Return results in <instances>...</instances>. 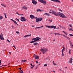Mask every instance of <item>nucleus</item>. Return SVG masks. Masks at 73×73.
<instances>
[{"instance_id":"f257e3e1","label":"nucleus","mask_w":73,"mask_h":73,"mask_svg":"<svg viewBox=\"0 0 73 73\" xmlns=\"http://www.w3.org/2000/svg\"><path fill=\"white\" fill-rule=\"evenodd\" d=\"M50 11L52 12V14L55 16H60V17H62V18H66V16H65V15L63 14L62 13L55 12L52 10H50Z\"/></svg>"},{"instance_id":"f03ea898","label":"nucleus","mask_w":73,"mask_h":73,"mask_svg":"<svg viewBox=\"0 0 73 73\" xmlns=\"http://www.w3.org/2000/svg\"><path fill=\"white\" fill-rule=\"evenodd\" d=\"M40 39H41V38L38 37H36V38H33L32 39V40H34V41L30 42L31 43H32V42H35L36 41H40Z\"/></svg>"},{"instance_id":"7ed1b4c3","label":"nucleus","mask_w":73,"mask_h":73,"mask_svg":"<svg viewBox=\"0 0 73 73\" xmlns=\"http://www.w3.org/2000/svg\"><path fill=\"white\" fill-rule=\"evenodd\" d=\"M42 53H43V54H45L46 52H47L48 51V49L46 48H41L40 50Z\"/></svg>"},{"instance_id":"20e7f679","label":"nucleus","mask_w":73,"mask_h":73,"mask_svg":"<svg viewBox=\"0 0 73 73\" xmlns=\"http://www.w3.org/2000/svg\"><path fill=\"white\" fill-rule=\"evenodd\" d=\"M38 1L39 2H40L44 4H46V2L44 0H38Z\"/></svg>"},{"instance_id":"39448f33","label":"nucleus","mask_w":73,"mask_h":73,"mask_svg":"<svg viewBox=\"0 0 73 73\" xmlns=\"http://www.w3.org/2000/svg\"><path fill=\"white\" fill-rule=\"evenodd\" d=\"M21 21H26L27 20L25 19V18L22 17H21Z\"/></svg>"},{"instance_id":"423d86ee","label":"nucleus","mask_w":73,"mask_h":73,"mask_svg":"<svg viewBox=\"0 0 73 73\" xmlns=\"http://www.w3.org/2000/svg\"><path fill=\"white\" fill-rule=\"evenodd\" d=\"M0 39L2 40H4V38H3V33H1L0 35Z\"/></svg>"},{"instance_id":"0eeeda50","label":"nucleus","mask_w":73,"mask_h":73,"mask_svg":"<svg viewBox=\"0 0 73 73\" xmlns=\"http://www.w3.org/2000/svg\"><path fill=\"white\" fill-rule=\"evenodd\" d=\"M32 3L33 4H35V5H36L37 4V1L34 0H33L32 1Z\"/></svg>"},{"instance_id":"6e6552de","label":"nucleus","mask_w":73,"mask_h":73,"mask_svg":"<svg viewBox=\"0 0 73 73\" xmlns=\"http://www.w3.org/2000/svg\"><path fill=\"white\" fill-rule=\"evenodd\" d=\"M11 21H13V22H14V23H15V24H17V25H18V24L17 23V22H16V21H15L14 20L12 19H11Z\"/></svg>"},{"instance_id":"1a4fd4ad","label":"nucleus","mask_w":73,"mask_h":73,"mask_svg":"<svg viewBox=\"0 0 73 73\" xmlns=\"http://www.w3.org/2000/svg\"><path fill=\"white\" fill-rule=\"evenodd\" d=\"M44 15H45L46 16H50V14H48L47 13H45Z\"/></svg>"},{"instance_id":"9d476101","label":"nucleus","mask_w":73,"mask_h":73,"mask_svg":"<svg viewBox=\"0 0 73 73\" xmlns=\"http://www.w3.org/2000/svg\"><path fill=\"white\" fill-rule=\"evenodd\" d=\"M30 17L31 19H33L34 18H35V16L33 15H30Z\"/></svg>"},{"instance_id":"9b49d317","label":"nucleus","mask_w":73,"mask_h":73,"mask_svg":"<svg viewBox=\"0 0 73 73\" xmlns=\"http://www.w3.org/2000/svg\"><path fill=\"white\" fill-rule=\"evenodd\" d=\"M22 9H27V7L26 6H24L23 7Z\"/></svg>"},{"instance_id":"f8f14e48","label":"nucleus","mask_w":73,"mask_h":73,"mask_svg":"<svg viewBox=\"0 0 73 73\" xmlns=\"http://www.w3.org/2000/svg\"><path fill=\"white\" fill-rule=\"evenodd\" d=\"M51 28L53 29H56V26H51Z\"/></svg>"},{"instance_id":"ddd939ff","label":"nucleus","mask_w":73,"mask_h":73,"mask_svg":"<svg viewBox=\"0 0 73 73\" xmlns=\"http://www.w3.org/2000/svg\"><path fill=\"white\" fill-rule=\"evenodd\" d=\"M39 19L38 18H37L36 19V22H37V23H38V21H40Z\"/></svg>"},{"instance_id":"4468645a","label":"nucleus","mask_w":73,"mask_h":73,"mask_svg":"<svg viewBox=\"0 0 73 73\" xmlns=\"http://www.w3.org/2000/svg\"><path fill=\"white\" fill-rule=\"evenodd\" d=\"M73 61V59L72 58L70 59V60L69 61V62L70 63H72V61Z\"/></svg>"},{"instance_id":"2eb2a0df","label":"nucleus","mask_w":73,"mask_h":73,"mask_svg":"<svg viewBox=\"0 0 73 73\" xmlns=\"http://www.w3.org/2000/svg\"><path fill=\"white\" fill-rule=\"evenodd\" d=\"M30 36H31V35H25L24 36V37H28Z\"/></svg>"},{"instance_id":"dca6fc26","label":"nucleus","mask_w":73,"mask_h":73,"mask_svg":"<svg viewBox=\"0 0 73 73\" xmlns=\"http://www.w3.org/2000/svg\"><path fill=\"white\" fill-rule=\"evenodd\" d=\"M43 28V26H42V27H36L35 29H38L39 28Z\"/></svg>"},{"instance_id":"f3484780","label":"nucleus","mask_w":73,"mask_h":73,"mask_svg":"<svg viewBox=\"0 0 73 73\" xmlns=\"http://www.w3.org/2000/svg\"><path fill=\"white\" fill-rule=\"evenodd\" d=\"M39 56H37L35 58V59H36V60H38L39 58Z\"/></svg>"},{"instance_id":"a211bd4d","label":"nucleus","mask_w":73,"mask_h":73,"mask_svg":"<svg viewBox=\"0 0 73 73\" xmlns=\"http://www.w3.org/2000/svg\"><path fill=\"white\" fill-rule=\"evenodd\" d=\"M3 14H4V15H5V16L6 19H7V15H6V14L4 13H3Z\"/></svg>"},{"instance_id":"6ab92c4d","label":"nucleus","mask_w":73,"mask_h":73,"mask_svg":"<svg viewBox=\"0 0 73 73\" xmlns=\"http://www.w3.org/2000/svg\"><path fill=\"white\" fill-rule=\"evenodd\" d=\"M54 34L55 35H57V34H58V35H61V36H62V34H59V33H54Z\"/></svg>"},{"instance_id":"aec40b11","label":"nucleus","mask_w":73,"mask_h":73,"mask_svg":"<svg viewBox=\"0 0 73 73\" xmlns=\"http://www.w3.org/2000/svg\"><path fill=\"white\" fill-rule=\"evenodd\" d=\"M65 51V48H64L62 50V52H64Z\"/></svg>"},{"instance_id":"412c9836","label":"nucleus","mask_w":73,"mask_h":73,"mask_svg":"<svg viewBox=\"0 0 73 73\" xmlns=\"http://www.w3.org/2000/svg\"><path fill=\"white\" fill-rule=\"evenodd\" d=\"M19 72L20 73H24V72H23V70H20Z\"/></svg>"},{"instance_id":"4be33fe9","label":"nucleus","mask_w":73,"mask_h":73,"mask_svg":"<svg viewBox=\"0 0 73 73\" xmlns=\"http://www.w3.org/2000/svg\"><path fill=\"white\" fill-rule=\"evenodd\" d=\"M70 46L71 47V48H73V44L72 43V44H70Z\"/></svg>"},{"instance_id":"5701e85b","label":"nucleus","mask_w":73,"mask_h":73,"mask_svg":"<svg viewBox=\"0 0 73 73\" xmlns=\"http://www.w3.org/2000/svg\"><path fill=\"white\" fill-rule=\"evenodd\" d=\"M42 20V18H40L39 19V21H41Z\"/></svg>"},{"instance_id":"b1692460","label":"nucleus","mask_w":73,"mask_h":73,"mask_svg":"<svg viewBox=\"0 0 73 73\" xmlns=\"http://www.w3.org/2000/svg\"><path fill=\"white\" fill-rule=\"evenodd\" d=\"M1 5H2V6H3V7H6V6L4 4H1Z\"/></svg>"},{"instance_id":"393cba45","label":"nucleus","mask_w":73,"mask_h":73,"mask_svg":"<svg viewBox=\"0 0 73 73\" xmlns=\"http://www.w3.org/2000/svg\"><path fill=\"white\" fill-rule=\"evenodd\" d=\"M71 52V50H69L68 53L70 54H71V52Z\"/></svg>"},{"instance_id":"a878e982","label":"nucleus","mask_w":73,"mask_h":73,"mask_svg":"<svg viewBox=\"0 0 73 73\" xmlns=\"http://www.w3.org/2000/svg\"><path fill=\"white\" fill-rule=\"evenodd\" d=\"M3 16H1L0 17V20H2V19H3Z\"/></svg>"},{"instance_id":"bb28decb","label":"nucleus","mask_w":73,"mask_h":73,"mask_svg":"<svg viewBox=\"0 0 73 73\" xmlns=\"http://www.w3.org/2000/svg\"><path fill=\"white\" fill-rule=\"evenodd\" d=\"M36 11H37V12L40 11H41V10H40V9H38L36 10Z\"/></svg>"},{"instance_id":"cd10ccee","label":"nucleus","mask_w":73,"mask_h":73,"mask_svg":"<svg viewBox=\"0 0 73 73\" xmlns=\"http://www.w3.org/2000/svg\"><path fill=\"white\" fill-rule=\"evenodd\" d=\"M47 27H48V28H51V26H47Z\"/></svg>"},{"instance_id":"c85d7f7f","label":"nucleus","mask_w":73,"mask_h":73,"mask_svg":"<svg viewBox=\"0 0 73 73\" xmlns=\"http://www.w3.org/2000/svg\"><path fill=\"white\" fill-rule=\"evenodd\" d=\"M53 64H54V65H57V64H56V63H54V61H53Z\"/></svg>"},{"instance_id":"c756f323","label":"nucleus","mask_w":73,"mask_h":73,"mask_svg":"<svg viewBox=\"0 0 73 73\" xmlns=\"http://www.w3.org/2000/svg\"><path fill=\"white\" fill-rule=\"evenodd\" d=\"M69 42L70 43V44H72V42L71 41L69 40Z\"/></svg>"},{"instance_id":"7c9ffc66","label":"nucleus","mask_w":73,"mask_h":73,"mask_svg":"<svg viewBox=\"0 0 73 73\" xmlns=\"http://www.w3.org/2000/svg\"><path fill=\"white\" fill-rule=\"evenodd\" d=\"M7 41H8V42H10V41L8 39H7Z\"/></svg>"},{"instance_id":"2f4dec72","label":"nucleus","mask_w":73,"mask_h":73,"mask_svg":"<svg viewBox=\"0 0 73 73\" xmlns=\"http://www.w3.org/2000/svg\"><path fill=\"white\" fill-rule=\"evenodd\" d=\"M37 55H35V54L34 55V57H35V58H36V57H37Z\"/></svg>"},{"instance_id":"473e14b6","label":"nucleus","mask_w":73,"mask_h":73,"mask_svg":"<svg viewBox=\"0 0 73 73\" xmlns=\"http://www.w3.org/2000/svg\"><path fill=\"white\" fill-rule=\"evenodd\" d=\"M58 11H61V12H62V10L61 9H59Z\"/></svg>"},{"instance_id":"72a5a7b5","label":"nucleus","mask_w":73,"mask_h":73,"mask_svg":"<svg viewBox=\"0 0 73 73\" xmlns=\"http://www.w3.org/2000/svg\"><path fill=\"white\" fill-rule=\"evenodd\" d=\"M16 19H17V20L19 22L20 21V20H19V19H17V18H16Z\"/></svg>"},{"instance_id":"f704fd0d","label":"nucleus","mask_w":73,"mask_h":73,"mask_svg":"<svg viewBox=\"0 0 73 73\" xmlns=\"http://www.w3.org/2000/svg\"><path fill=\"white\" fill-rule=\"evenodd\" d=\"M16 13H17V15H20V14H19V13H18V12H16Z\"/></svg>"},{"instance_id":"c9c22d12","label":"nucleus","mask_w":73,"mask_h":73,"mask_svg":"<svg viewBox=\"0 0 73 73\" xmlns=\"http://www.w3.org/2000/svg\"><path fill=\"white\" fill-rule=\"evenodd\" d=\"M69 36H73V35H72V34H70L69 35Z\"/></svg>"},{"instance_id":"e433bc0d","label":"nucleus","mask_w":73,"mask_h":73,"mask_svg":"<svg viewBox=\"0 0 73 73\" xmlns=\"http://www.w3.org/2000/svg\"><path fill=\"white\" fill-rule=\"evenodd\" d=\"M16 33L17 34H19V32H18V31H16Z\"/></svg>"},{"instance_id":"4c0bfd02","label":"nucleus","mask_w":73,"mask_h":73,"mask_svg":"<svg viewBox=\"0 0 73 73\" xmlns=\"http://www.w3.org/2000/svg\"><path fill=\"white\" fill-rule=\"evenodd\" d=\"M62 55L63 56H64V54L63 53V52H62Z\"/></svg>"},{"instance_id":"58836bf2","label":"nucleus","mask_w":73,"mask_h":73,"mask_svg":"<svg viewBox=\"0 0 73 73\" xmlns=\"http://www.w3.org/2000/svg\"><path fill=\"white\" fill-rule=\"evenodd\" d=\"M37 44H38V43H35L34 45H37Z\"/></svg>"},{"instance_id":"ea45409f","label":"nucleus","mask_w":73,"mask_h":73,"mask_svg":"<svg viewBox=\"0 0 73 73\" xmlns=\"http://www.w3.org/2000/svg\"><path fill=\"white\" fill-rule=\"evenodd\" d=\"M38 68V66H36V67H35V69H37V68Z\"/></svg>"},{"instance_id":"a19ab883","label":"nucleus","mask_w":73,"mask_h":73,"mask_svg":"<svg viewBox=\"0 0 73 73\" xmlns=\"http://www.w3.org/2000/svg\"><path fill=\"white\" fill-rule=\"evenodd\" d=\"M13 47L14 48H15V49H16V46H13Z\"/></svg>"},{"instance_id":"79ce46f5","label":"nucleus","mask_w":73,"mask_h":73,"mask_svg":"<svg viewBox=\"0 0 73 73\" xmlns=\"http://www.w3.org/2000/svg\"><path fill=\"white\" fill-rule=\"evenodd\" d=\"M21 61L22 62H24V60H21Z\"/></svg>"},{"instance_id":"37998d69","label":"nucleus","mask_w":73,"mask_h":73,"mask_svg":"<svg viewBox=\"0 0 73 73\" xmlns=\"http://www.w3.org/2000/svg\"><path fill=\"white\" fill-rule=\"evenodd\" d=\"M44 66H47V64H44Z\"/></svg>"},{"instance_id":"c03bdc74","label":"nucleus","mask_w":73,"mask_h":73,"mask_svg":"<svg viewBox=\"0 0 73 73\" xmlns=\"http://www.w3.org/2000/svg\"><path fill=\"white\" fill-rule=\"evenodd\" d=\"M69 30H71V31H73V29L72 28H70L69 29Z\"/></svg>"},{"instance_id":"a18cd8bd","label":"nucleus","mask_w":73,"mask_h":73,"mask_svg":"<svg viewBox=\"0 0 73 73\" xmlns=\"http://www.w3.org/2000/svg\"><path fill=\"white\" fill-rule=\"evenodd\" d=\"M36 63H37V64H38V62L37 61H36Z\"/></svg>"},{"instance_id":"49530a36","label":"nucleus","mask_w":73,"mask_h":73,"mask_svg":"<svg viewBox=\"0 0 73 73\" xmlns=\"http://www.w3.org/2000/svg\"><path fill=\"white\" fill-rule=\"evenodd\" d=\"M63 36H64V37H66V36H65L64 35H63Z\"/></svg>"},{"instance_id":"de8ad7c7","label":"nucleus","mask_w":73,"mask_h":73,"mask_svg":"<svg viewBox=\"0 0 73 73\" xmlns=\"http://www.w3.org/2000/svg\"><path fill=\"white\" fill-rule=\"evenodd\" d=\"M69 26H70V27H71V28H72V25H69Z\"/></svg>"},{"instance_id":"09e8293b","label":"nucleus","mask_w":73,"mask_h":73,"mask_svg":"<svg viewBox=\"0 0 73 73\" xmlns=\"http://www.w3.org/2000/svg\"><path fill=\"white\" fill-rule=\"evenodd\" d=\"M24 62H25L26 61H27L26 60H23Z\"/></svg>"},{"instance_id":"8fccbe9b","label":"nucleus","mask_w":73,"mask_h":73,"mask_svg":"<svg viewBox=\"0 0 73 73\" xmlns=\"http://www.w3.org/2000/svg\"><path fill=\"white\" fill-rule=\"evenodd\" d=\"M33 66H32V67H31V69H33Z\"/></svg>"},{"instance_id":"3c124183","label":"nucleus","mask_w":73,"mask_h":73,"mask_svg":"<svg viewBox=\"0 0 73 73\" xmlns=\"http://www.w3.org/2000/svg\"><path fill=\"white\" fill-rule=\"evenodd\" d=\"M19 69L20 70H21V68H19Z\"/></svg>"},{"instance_id":"603ef678","label":"nucleus","mask_w":73,"mask_h":73,"mask_svg":"<svg viewBox=\"0 0 73 73\" xmlns=\"http://www.w3.org/2000/svg\"><path fill=\"white\" fill-rule=\"evenodd\" d=\"M4 66L2 65V66H0V68H1V67H2V66Z\"/></svg>"},{"instance_id":"864d4df0","label":"nucleus","mask_w":73,"mask_h":73,"mask_svg":"<svg viewBox=\"0 0 73 73\" xmlns=\"http://www.w3.org/2000/svg\"><path fill=\"white\" fill-rule=\"evenodd\" d=\"M56 35H57V36H58V35H60V36H61V35H58V34H57Z\"/></svg>"},{"instance_id":"5fc2aeb1","label":"nucleus","mask_w":73,"mask_h":73,"mask_svg":"<svg viewBox=\"0 0 73 73\" xmlns=\"http://www.w3.org/2000/svg\"><path fill=\"white\" fill-rule=\"evenodd\" d=\"M31 66H33V65H32V64H31Z\"/></svg>"},{"instance_id":"6e6d98bb","label":"nucleus","mask_w":73,"mask_h":73,"mask_svg":"<svg viewBox=\"0 0 73 73\" xmlns=\"http://www.w3.org/2000/svg\"><path fill=\"white\" fill-rule=\"evenodd\" d=\"M48 21H50H50H51V20L50 19L49 20H48Z\"/></svg>"},{"instance_id":"4d7b16f0","label":"nucleus","mask_w":73,"mask_h":73,"mask_svg":"<svg viewBox=\"0 0 73 73\" xmlns=\"http://www.w3.org/2000/svg\"><path fill=\"white\" fill-rule=\"evenodd\" d=\"M9 53L10 54H11V52H9Z\"/></svg>"},{"instance_id":"13d9d810","label":"nucleus","mask_w":73,"mask_h":73,"mask_svg":"<svg viewBox=\"0 0 73 73\" xmlns=\"http://www.w3.org/2000/svg\"><path fill=\"white\" fill-rule=\"evenodd\" d=\"M35 19H37V18L36 17H34Z\"/></svg>"},{"instance_id":"bf43d9fd","label":"nucleus","mask_w":73,"mask_h":73,"mask_svg":"<svg viewBox=\"0 0 73 73\" xmlns=\"http://www.w3.org/2000/svg\"><path fill=\"white\" fill-rule=\"evenodd\" d=\"M68 37H67V36H66V38H68Z\"/></svg>"},{"instance_id":"052dcab7","label":"nucleus","mask_w":73,"mask_h":73,"mask_svg":"<svg viewBox=\"0 0 73 73\" xmlns=\"http://www.w3.org/2000/svg\"><path fill=\"white\" fill-rule=\"evenodd\" d=\"M56 29H59V27H58L56 28Z\"/></svg>"},{"instance_id":"680f3d73","label":"nucleus","mask_w":73,"mask_h":73,"mask_svg":"<svg viewBox=\"0 0 73 73\" xmlns=\"http://www.w3.org/2000/svg\"><path fill=\"white\" fill-rule=\"evenodd\" d=\"M52 72L53 73H55V71H53Z\"/></svg>"},{"instance_id":"e2e57ef3","label":"nucleus","mask_w":73,"mask_h":73,"mask_svg":"<svg viewBox=\"0 0 73 73\" xmlns=\"http://www.w3.org/2000/svg\"><path fill=\"white\" fill-rule=\"evenodd\" d=\"M49 13H52V12L50 11Z\"/></svg>"},{"instance_id":"0e129e2a","label":"nucleus","mask_w":73,"mask_h":73,"mask_svg":"<svg viewBox=\"0 0 73 73\" xmlns=\"http://www.w3.org/2000/svg\"><path fill=\"white\" fill-rule=\"evenodd\" d=\"M1 60L0 59V63H1Z\"/></svg>"},{"instance_id":"69168bd1","label":"nucleus","mask_w":73,"mask_h":73,"mask_svg":"<svg viewBox=\"0 0 73 73\" xmlns=\"http://www.w3.org/2000/svg\"><path fill=\"white\" fill-rule=\"evenodd\" d=\"M68 39H69V40H70V38H69V37H68Z\"/></svg>"},{"instance_id":"338daca9","label":"nucleus","mask_w":73,"mask_h":73,"mask_svg":"<svg viewBox=\"0 0 73 73\" xmlns=\"http://www.w3.org/2000/svg\"><path fill=\"white\" fill-rule=\"evenodd\" d=\"M62 32H64V33H65V32L64 31H63Z\"/></svg>"},{"instance_id":"774afa93","label":"nucleus","mask_w":73,"mask_h":73,"mask_svg":"<svg viewBox=\"0 0 73 73\" xmlns=\"http://www.w3.org/2000/svg\"><path fill=\"white\" fill-rule=\"evenodd\" d=\"M53 41H55V39H54L53 40Z\"/></svg>"}]
</instances>
